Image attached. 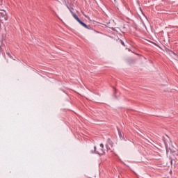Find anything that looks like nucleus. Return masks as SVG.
Returning <instances> with one entry per match:
<instances>
[{"label": "nucleus", "mask_w": 178, "mask_h": 178, "mask_svg": "<svg viewBox=\"0 0 178 178\" xmlns=\"http://www.w3.org/2000/svg\"><path fill=\"white\" fill-rule=\"evenodd\" d=\"M8 20V15H6V11L1 10H0V21Z\"/></svg>", "instance_id": "3"}, {"label": "nucleus", "mask_w": 178, "mask_h": 178, "mask_svg": "<svg viewBox=\"0 0 178 178\" xmlns=\"http://www.w3.org/2000/svg\"><path fill=\"white\" fill-rule=\"evenodd\" d=\"M106 148H107V149H109L110 151H111V148H109V147H108V145H106Z\"/></svg>", "instance_id": "5"}, {"label": "nucleus", "mask_w": 178, "mask_h": 178, "mask_svg": "<svg viewBox=\"0 0 178 178\" xmlns=\"http://www.w3.org/2000/svg\"><path fill=\"white\" fill-rule=\"evenodd\" d=\"M115 1V2H116V0H114Z\"/></svg>", "instance_id": "7"}, {"label": "nucleus", "mask_w": 178, "mask_h": 178, "mask_svg": "<svg viewBox=\"0 0 178 178\" xmlns=\"http://www.w3.org/2000/svg\"><path fill=\"white\" fill-rule=\"evenodd\" d=\"M65 6H67V9L70 10V13L72 15L74 19H75V20H76V22H79L81 24V26L85 27V29H89L88 26H87V24H86L84 22L81 21L80 18H79L77 15H76V13H74L73 12V10H72V9L73 10V8H71L70 6H69V5H67V3H65Z\"/></svg>", "instance_id": "1"}, {"label": "nucleus", "mask_w": 178, "mask_h": 178, "mask_svg": "<svg viewBox=\"0 0 178 178\" xmlns=\"http://www.w3.org/2000/svg\"><path fill=\"white\" fill-rule=\"evenodd\" d=\"M0 27H1V24H0Z\"/></svg>", "instance_id": "8"}, {"label": "nucleus", "mask_w": 178, "mask_h": 178, "mask_svg": "<svg viewBox=\"0 0 178 178\" xmlns=\"http://www.w3.org/2000/svg\"><path fill=\"white\" fill-rule=\"evenodd\" d=\"M95 152L96 154H98L99 155H104L105 154V151L104 150V144H100V148L97 150V147L95 146Z\"/></svg>", "instance_id": "2"}, {"label": "nucleus", "mask_w": 178, "mask_h": 178, "mask_svg": "<svg viewBox=\"0 0 178 178\" xmlns=\"http://www.w3.org/2000/svg\"><path fill=\"white\" fill-rule=\"evenodd\" d=\"M119 136H120V137L122 138V133L121 132H119Z\"/></svg>", "instance_id": "6"}, {"label": "nucleus", "mask_w": 178, "mask_h": 178, "mask_svg": "<svg viewBox=\"0 0 178 178\" xmlns=\"http://www.w3.org/2000/svg\"><path fill=\"white\" fill-rule=\"evenodd\" d=\"M120 43H121L122 45H123L124 47L125 46V45H124V42H123V40H120Z\"/></svg>", "instance_id": "4"}]
</instances>
